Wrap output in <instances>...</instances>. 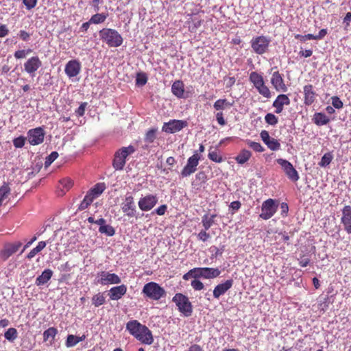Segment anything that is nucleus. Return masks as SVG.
Returning <instances> with one entry per match:
<instances>
[{
	"label": "nucleus",
	"instance_id": "obj_1",
	"mask_svg": "<svg viewBox=\"0 0 351 351\" xmlns=\"http://www.w3.org/2000/svg\"><path fill=\"white\" fill-rule=\"evenodd\" d=\"M126 328L132 335L141 343L147 345H151L153 343L154 339L150 330L138 321L128 322L126 324Z\"/></svg>",
	"mask_w": 351,
	"mask_h": 351
},
{
	"label": "nucleus",
	"instance_id": "obj_2",
	"mask_svg": "<svg viewBox=\"0 0 351 351\" xmlns=\"http://www.w3.org/2000/svg\"><path fill=\"white\" fill-rule=\"evenodd\" d=\"M101 39L110 47H117L122 45L123 38L115 29L104 28L99 32Z\"/></svg>",
	"mask_w": 351,
	"mask_h": 351
},
{
	"label": "nucleus",
	"instance_id": "obj_3",
	"mask_svg": "<svg viewBox=\"0 0 351 351\" xmlns=\"http://www.w3.org/2000/svg\"><path fill=\"white\" fill-rule=\"evenodd\" d=\"M142 293L152 300H159L166 295L164 288L154 282L146 283L143 288Z\"/></svg>",
	"mask_w": 351,
	"mask_h": 351
},
{
	"label": "nucleus",
	"instance_id": "obj_4",
	"mask_svg": "<svg viewBox=\"0 0 351 351\" xmlns=\"http://www.w3.org/2000/svg\"><path fill=\"white\" fill-rule=\"evenodd\" d=\"M135 152V149L132 145H129L128 147H123L119 149L114 154V158L113 160V167L116 170H121L123 169L125 160L127 157L133 154Z\"/></svg>",
	"mask_w": 351,
	"mask_h": 351
},
{
	"label": "nucleus",
	"instance_id": "obj_5",
	"mask_svg": "<svg viewBox=\"0 0 351 351\" xmlns=\"http://www.w3.org/2000/svg\"><path fill=\"white\" fill-rule=\"evenodd\" d=\"M172 301L178 306L179 311L185 317H189L192 314V304L186 295L182 293H176L173 297Z\"/></svg>",
	"mask_w": 351,
	"mask_h": 351
},
{
	"label": "nucleus",
	"instance_id": "obj_6",
	"mask_svg": "<svg viewBox=\"0 0 351 351\" xmlns=\"http://www.w3.org/2000/svg\"><path fill=\"white\" fill-rule=\"evenodd\" d=\"M270 43V38L265 36L254 37L250 41L253 51L258 55H262L268 51Z\"/></svg>",
	"mask_w": 351,
	"mask_h": 351
},
{
	"label": "nucleus",
	"instance_id": "obj_7",
	"mask_svg": "<svg viewBox=\"0 0 351 351\" xmlns=\"http://www.w3.org/2000/svg\"><path fill=\"white\" fill-rule=\"evenodd\" d=\"M278 202L276 199H268L264 201L261 206V213L259 217L265 220L271 218L276 213Z\"/></svg>",
	"mask_w": 351,
	"mask_h": 351
},
{
	"label": "nucleus",
	"instance_id": "obj_8",
	"mask_svg": "<svg viewBox=\"0 0 351 351\" xmlns=\"http://www.w3.org/2000/svg\"><path fill=\"white\" fill-rule=\"evenodd\" d=\"M276 161L280 165L282 169L289 180L293 182H297L300 179L298 171L290 162L282 158H278Z\"/></svg>",
	"mask_w": 351,
	"mask_h": 351
},
{
	"label": "nucleus",
	"instance_id": "obj_9",
	"mask_svg": "<svg viewBox=\"0 0 351 351\" xmlns=\"http://www.w3.org/2000/svg\"><path fill=\"white\" fill-rule=\"evenodd\" d=\"M195 278L212 279L218 277L221 271L217 268L195 267L194 268Z\"/></svg>",
	"mask_w": 351,
	"mask_h": 351
},
{
	"label": "nucleus",
	"instance_id": "obj_10",
	"mask_svg": "<svg viewBox=\"0 0 351 351\" xmlns=\"http://www.w3.org/2000/svg\"><path fill=\"white\" fill-rule=\"evenodd\" d=\"M157 202L158 197L156 195L147 194L139 199L138 206L141 210L147 212L151 210L156 205Z\"/></svg>",
	"mask_w": 351,
	"mask_h": 351
},
{
	"label": "nucleus",
	"instance_id": "obj_11",
	"mask_svg": "<svg viewBox=\"0 0 351 351\" xmlns=\"http://www.w3.org/2000/svg\"><path fill=\"white\" fill-rule=\"evenodd\" d=\"M199 160L200 156L197 152H195V154L187 160L186 165L181 172L182 176L188 177L195 173L197 170V167L199 165Z\"/></svg>",
	"mask_w": 351,
	"mask_h": 351
},
{
	"label": "nucleus",
	"instance_id": "obj_12",
	"mask_svg": "<svg viewBox=\"0 0 351 351\" xmlns=\"http://www.w3.org/2000/svg\"><path fill=\"white\" fill-rule=\"evenodd\" d=\"M187 125L188 123L186 121L173 119L165 123L162 130L166 133L173 134L180 131Z\"/></svg>",
	"mask_w": 351,
	"mask_h": 351
},
{
	"label": "nucleus",
	"instance_id": "obj_13",
	"mask_svg": "<svg viewBox=\"0 0 351 351\" xmlns=\"http://www.w3.org/2000/svg\"><path fill=\"white\" fill-rule=\"evenodd\" d=\"M121 210L123 213L128 217H133L136 215V208L133 197L127 194L123 202L121 204Z\"/></svg>",
	"mask_w": 351,
	"mask_h": 351
},
{
	"label": "nucleus",
	"instance_id": "obj_14",
	"mask_svg": "<svg viewBox=\"0 0 351 351\" xmlns=\"http://www.w3.org/2000/svg\"><path fill=\"white\" fill-rule=\"evenodd\" d=\"M45 134L43 129L38 127L29 130L27 132V138L31 145H37L43 142Z\"/></svg>",
	"mask_w": 351,
	"mask_h": 351
},
{
	"label": "nucleus",
	"instance_id": "obj_15",
	"mask_svg": "<svg viewBox=\"0 0 351 351\" xmlns=\"http://www.w3.org/2000/svg\"><path fill=\"white\" fill-rule=\"evenodd\" d=\"M81 70L82 64L78 60H71L65 64L64 72L69 79L77 77Z\"/></svg>",
	"mask_w": 351,
	"mask_h": 351
},
{
	"label": "nucleus",
	"instance_id": "obj_16",
	"mask_svg": "<svg viewBox=\"0 0 351 351\" xmlns=\"http://www.w3.org/2000/svg\"><path fill=\"white\" fill-rule=\"evenodd\" d=\"M98 278V282L102 285L119 284L121 282L118 275L105 271L99 272Z\"/></svg>",
	"mask_w": 351,
	"mask_h": 351
},
{
	"label": "nucleus",
	"instance_id": "obj_17",
	"mask_svg": "<svg viewBox=\"0 0 351 351\" xmlns=\"http://www.w3.org/2000/svg\"><path fill=\"white\" fill-rule=\"evenodd\" d=\"M41 66L42 62L38 56H32L24 63L25 71L32 77Z\"/></svg>",
	"mask_w": 351,
	"mask_h": 351
},
{
	"label": "nucleus",
	"instance_id": "obj_18",
	"mask_svg": "<svg viewBox=\"0 0 351 351\" xmlns=\"http://www.w3.org/2000/svg\"><path fill=\"white\" fill-rule=\"evenodd\" d=\"M341 222L347 233L351 234V206H345L342 209Z\"/></svg>",
	"mask_w": 351,
	"mask_h": 351
},
{
	"label": "nucleus",
	"instance_id": "obj_19",
	"mask_svg": "<svg viewBox=\"0 0 351 351\" xmlns=\"http://www.w3.org/2000/svg\"><path fill=\"white\" fill-rule=\"evenodd\" d=\"M21 245L22 243L19 241L5 245L0 253L1 258L3 260L8 259L10 256L16 253Z\"/></svg>",
	"mask_w": 351,
	"mask_h": 351
},
{
	"label": "nucleus",
	"instance_id": "obj_20",
	"mask_svg": "<svg viewBox=\"0 0 351 351\" xmlns=\"http://www.w3.org/2000/svg\"><path fill=\"white\" fill-rule=\"evenodd\" d=\"M271 83L274 88L278 92H286L287 87L285 84L283 79L278 71L273 73Z\"/></svg>",
	"mask_w": 351,
	"mask_h": 351
},
{
	"label": "nucleus",
	"instance_id": "obj_21",
	"mask_svg": "<svg viewBox=\"0 0 351 351\" xmlns=\"http://www.w3.org/2000/svg\"><path fill=\"white\" fill-rule=\"evenodd\" d=\"M127 292V287L125 285L113 287L108 291V296L111 300H120Z\"/></svg>",
	"mask_w": 351,
	"mask_h": 351
},
{
	"label": "nucleus",
	"instance_id": "obj_22",
	"mask_svg": "<svg viewBox=\"0 0 351 351\" xmlns=\"http://www.w3.org/2000/svg\"><path fill=\"white\" fill-rule=\"evenodd\" d=\"M233 285L232 280H227L223 283L217 285L214 290H213V296L215 298H219V297L223 295L226 291H228Z\"/></svg>",
	"mask_w": 351,
	"mask_h": 351
},
{
	"label": "nucleus",
	"instance_id": "obj_23",
	"mask_svg": "<svg viewBox=\"0 0 351 351\" xmlns=\"http://www.w3.org/2000/svg\"><path fill=\"white\" fill-rule=\"evenodd\" d=\"M304 104L306 105H311L315 99V93L311 84L304 86Z\"/></svg>",
	"mask_w": 351,
	"mask_h": 351
},
{
	"label": "nucleus",
	"instance_id": "obj_24",
	"mask_svg": "<svg viewBox=\"0 0 351 351\" xmlns=\"http://www.w3.org/2000/svg\"><path fill=\"white\" fill-rule=\"evenodd\" d=\"M172 93L178 98H184V85L182 81L176 80L175 81L171 86Z\"/></svg>",
	"mask_w": 351,
	"mask_h": 351
},
{
	"label": "nucleus",
	"instance_id": "obj_25",
	"mask_svg": "<svg viewBox=\"0 0 351 351\" xmlns=\"http://www.w3.org/2000/svg\"><path fill=\"white\" fill-rule=\"evenodd\" d=\"M53 271L49 269H45L36 279V285L41 286L46 284L52 277Z\"/></svg>",
	"mask_w": 351,
	"mask_h": 351
},
{
	"label": "nucleus",
	"instance_id": "obj_26",
	"mask_svg": "<svg viewBox=\"0 0 351 351\" xmlns=\"http://www.w3.org/2000/svg\"><path fill=\"white\" fill-rule=\"evenodd\" d=\"M86 339L85 335L77 337L73 335H69L65 343L67 348H71L77 345L79 342L84 341Z\"/></svg>",
	"mask_w": 351,
	"mask_h": 351
},
{
	"label": "nucleus",
	"instance_id": "obj_27",
	"mask_svg": "<svg viewBox=\"0 0 351 351\" xmlns=\"http://www.w3.org/2000/svg\"><path fill=\"white\" fill-rule=\"evenodd\" d=\"M313 121L317 125H326L330 122V119L324 113L317 112L314 114Z\"/></svg>",
	"mask_w": 351,
	"mask_h": 351
},
{
	"label": "nucleus",
	"instance_id": "obj_28",
	"mask_svg": "<svg viewBox=\"0 0 351 351\" xmlns=\"http://www.w3.org/2000/svg\"><path fill=\"white\" fill-rule=\"evenodd\" d=\"M252 154L250 151L243 149L235 158V160L239 164L243 165L250 158Z\"/></svg>",
	"mask_w": 351,
	"mask_h": 351
},
{
	"label": "nucleus",
	"instance_id": "obj_29",
	"mask_svg": "<svg viewBox=\"0 0 351 351\" xmlns=\"http://www.w3.org/2000/svg\"><path fill=\"white\" fill-rule=\"evenodd\" d=\"M249 80L255 88L265 82L263 77L256 71H253L250 74Z\"/></svg>",
	"mask_w": 351,
	"mask_h": 351
},
{
	"label": "nucleus",
	"instance_id": "obj_30",
	"mask_svg": "<svg viewBox=\"0 0 351 351\" xmlns=\"http://www.w3.org/2000/svg\"><path fill=\"white\" fill-rule=\"evenodd\" d=\"M256 89L260 95L267 99H269L271 97V91L269 88L265 85V82L256 86Z\"/></svg>",
	"mask_w": 351,
	"mask_h": 351
},
{
	"label": "nucleus",
	"instance_id": "obj_31",
	"mask_svg": "<svg viewBox=\"0 0 351 351\" xmlns=\"http://www.w3.org/2000/svg\"><path fill=\"white\" fill-rule=\"evenodd\" d=\"M46 245H47L46 241H40L38 243L37 246L36 247L33 248L29 252V254L27 256V258L28 259H32V258H34L36 256V254L39 253L42 250H43L45 247Z\"/></svg>",
	"mask_w": 351,
	"mask_h": 351
},
{
	"label": "nucleus",
	"instance_id": "obj_32",
	"mask_svg": "<svg viewBox=\"0 0 351 351\" xmlns=\"http://www.w3.org/2000/svg\"><path fill=\"white\" fill-rule=\"evenodd\" d=\"M216 217V215H212L210 216L204 215L202 217V225L206 230H208L214 223V219Z\"/></svg>",
	"mask_w": 351,
	"mask_h": 351
},
{
	"label": "nucleus",
	"instance_id": "obj_33",
	"mask_svg": "<svg viewBox=\"0 0 351 351\" xmlns=\"http://www.w3.org/2000/svg\"><path fill=\"white\" fill-rule=\"evenodd\" d=\"M107 16L108 14L104 13L95 14L91 16V18L89 20V23H91L92 24L102 23L105 21Z\"/></svg>",
	"mask_w": 351,
	"mask_h": 351
},
{
	"label": "nucleus",
	"instance_id": "obj_34",
	"mask_svg": "<svg viewBox=\"0 0 351 351\" xmlns=\"http://www.w3.org/2000/svg\"><path fill=\"white\" fill-rule=\"evenodd\" d=\"M96 198L90 191L86 195L83 201L81 202L80 205V210L86 209L88 205H90L93 199Z\"/></svg>",
	"mask_w": 351,
	"mask_h": 351
},
{
	"label": "nucleus",
	"instance_id": "obj_35",
	"mask_svg": "<svg viewBox=\"0 0 351 351\" xmlns=\"http://www.w3.org/2000/svg\"><path fill=\"white\" fill-rule=\"evenodd\" d=\"M58 333V330L56 328L53 327H51L46 330L43 332V339L45 341H48L49 339H51V342H52L56 337V335Z\"/></svg>",
	"mask_w": 351,
	"mask_h": 351
},
{
	"label": "nucleus",
	"instance_id": "obj_36",
	"mask_svg": "<svg viewBox=\"0 0 351 351\" xmlns=\"http://www.w3.org/2000/svg\"><path fill=\"white\" fill-rule=\"evenodd\" d=\"M233 105V103H230L226 99H218L217 100L213 107L217 110H223L226 107H230Z\"/></svg>",
	"mask_w": 351,
	"mask_h": 351
},
{
	"label": "nucleus",
	"instance_id": "obj_37",
	"mask_svg": "<svg viewBox=\"0 0 351 351\" xmlns=\"http://www.w3.org/2000/svg\"><path fill=\"white\" fill-rule=\"evenodd\" d=\"M5 338L10 341L13 342L18 337V332L16 328H10L4 333Z\"/></svg>",
	"mask_w": 351,
	"mask_h": 351
},
{
	"label": "nucleus",
	"instance_id": "obj_38",
	"mask_svg": "<svg viewBox=\"0 0 351 351\" xmlns=\"http://www.w3.org/2000/svg\"><path fill=\"white\" fill-rule=\"evenodd\" d=\"M106 298L104 295V293H99L92 298V303L96 307H98L104 304Z\"/></svg>",
	"mask_w": 351,
	"mask_h": 351
},
{
	"label": "nucleus",
	"instance_id": "obj_39",
	"mask_svg": "<svg viewBox=\"0 0 351 351\" xmlns=\"http://www.w3.org/2000/svg\"><path fill=\"white\" fill-rule=\"evenodd\" d=\"M273 103L284 107V106H288L290 104V99L287 95L281 94L277 97Z\"/></svg>",
	"mask_w": 351,
	"mask_h": 351
},
{
	"label": "nucleus",
	"instance_id": "obj_40",
	"mask_svg": "<svg viewBox=\"0 0 351 351\" xmlns=\"http://www.w3.org/2000/svg\"><path fill=\"white\" fill-rule=\"evenodd\" d=\"M99 232L108 237H112L115 234L114 228L110 225L106 224L104 225L103 226H100L99 228Z\"/></svg>",
	"mask_w": 351,
	"mask_h": 351
},
{
	"label": "nucleus",
	"instance_id": "obj_41",
	"mask_svg": "<svg viewBox=\"0 0 351 351\" xmlns=\"http://www.w3.org/2000/svg\"><path fill=\"white\" fill-rule=\"evenodd\" d=\"M105 184L104 183H98L90 191V192L95 197H97L105 190Z\"/></svg>",
	"mask_w": 351,
	"mask_h": 351
},
{
	"label": "nucleus",
	"instance_id": "obj_42",
	"mask_svg": "<svg viewBox=\"0 0 351 351\" xmlns=\"http://www.w3.org/2000/svg\"><path fill=\"white\" fill-rule=\"evenodd\" d=\"M265 144L267 145L268 148L272 151H276L280 149V143L274 138H271Z\"/></svg>",
	"mask_w": 351,
	"mask_h": 351
},
{
	"label": "nucleus",
	"instance_id": "obj_43",
	"mask_svg": "<svg viewBox=\"0 0 351 351\" xmlns=\"http://www.w3.org/2000/svg\"><path fill=\"white\" fill-rule=\"evenodd\" d=\"M332 159V155L330 153H326L322 156L321 161L319 162V165L322 167H326L331 162Z\"/></svg>",
	"mask_w": 351,
	"mask_h": 351
},
{
	"label": "nucleus",
	"instance_id": "obj_44",
	"mask_svg": "<svg viewBox=\"0 0 351 351\" xmlns=\"http://www.w3.org/2000/svg\"><path fill=\"white\" fill-rule=\"evenodd\" d=\"M210 160L215 162H221L223 161L222 157L219 155L217 151H210L208 155Z\"/></svg>",
	"mask_w": 351,
	"mask_h": 351
},
{
	"label": "nucleus",
	"instance_id": "obj_45",
	"mask_svg": "<svg viewBox=\"0 0 351 351\" xmlns=\"http://www.w3.org/2000/svg\"><path fill=\"white\" fill-rule=\"evenodd\" d=\"M157 129H151L147 132L145 136V141L151 143H153L156 138V133Z\"/></svg>",
	"mask_w": 351,
	"mask_h": 351
},
{
	"label": "nucleus",
	"instance_id": "obj_46",
	"mask_svg": "<svg viewBox=\"0 0 351 351\" xmlns=\"http://www.w3.org/2000/svg\"><path fill=\"white\" fill-rule=\"evenodd\" d=\"M32 52V49H20L14 52V56L16 59L25 58L27 55Z\"/></svg>",
	"mask_w": 351,
	"mask_h": 351
},
{
	"label": "nucleus",
	"instance_id": "obj_47",
	"mask_svg": "<svg viewBox=\"0 0 351 351\" xmlns=\"http://www.w3.org/2000/svg\"><path fill=\"white\" fill-rule=\"evenodd\" d=\"M10 189L8 186V184H4L1 188H0V205L1 204V202L3 200L8 196V195L10 193Z\"/></svg>",
	"mask_w": 351,
	"mask_h": 351
},
{
	"label": "nucleus",
	"instance_id": "obj_48",
	"mask_svg": "<svg viewBox=\"0 0 351 351\" xmlns=\"http://www.w3.org/2000/svg\"><path fill=\"white\" fill-rule=\"evenodd\" d=\"M265 122L271 125H275L278 123V117L272 113H267L265 117Z\"/></svg>",
	"mask_w": 351,
	"mask_h": 351
},
{
	"label": "nucleus",
	"instance_id": "obj_49",
	"mask_svg": "<svg viewBox=\"0 0 351 351\" xmlns=\"http://www.w3.org/2000/svg\"><path fill=\"white\" fill-rule=\"evenodd\" d=\"M147 81V77L145 73H140L137 74L136 78V84L138 86H144Z\"/></svg>",
	"mask_w": 351,
	"mask_h": 351
},
{
	"label": "nucleus",
	"instance_id": "obj_50",
	"mask_svg": "<svg viewBox=\"0 0 351 351\" xmlns=\"http://www.w3.org/2000/svg\"><path fill=\"white\" fill-rule=\"evenodd\" d=\"M60 185L65 191L69 190L73 184V182L71 178H65L60 181Z\"/></svg>",
	"mask_w": 351,
	"mask_h": 351
},
{
	"label": "nucleus",
	"instance_id": "obj_51",
	"mask_svg": "<svg viewBox=\"0 0 351 351\" xmlns=\"http://www.w3.org/2000/svg\"><path fill=\"white\" fill-rule=\"evenodd\" d=\"M247 144L255 152H263L264 151L263 147L259 143L249 141L247 142Z\"/></svg>",
	"mask_w": 351,
	"mask_h": 351
},
{
	"label": "nucleus",
	"instance_id": "obj_52",
	"mask_svg": "<svg viewBox=\"0 0 351 351\" xmlns=\"http://www.w3.org/2000/svg\"><path fill=\"white\" fill-rule=\"evenodd\" d=\"M58 157L57 152H51L47 158L45 162V167H49Z\"/></svg>",
	"mask_w": 351,
	"mask_h": 351
},
{
	"label": "nucleus",
	"instance_id": "obj_53",
	"mask_svg": "<svg viewBox=\"0 0 351 351\" xmlns=\"http://www.w3.org/2000/svg\"><path fill=\"white\" fill-rule=\"evenodd\" d=\"M331 99H332V106L335 108L341 109L343 108V102L337 96L332 97Z\"/></svg>",
	"mask_w": 351,
	"mask_h": 351
},
{
	"label": "nucleus",
	"instance_id": "obj_54",
	"mask_svg": "<svg viewBox=\"0 0 351 351\" xmlns=\"http://www.w3.org/2000/svg\"><path fill=\"white\" fill-rule=\"evenodd\" d=\"M191 285L196 291L202 290L204 287V284L197 280V278H195L193 280H192Z\"/></svg>",
	"mask_w": 351,
	"mask_h": 351
},
{
	"label": "nucleus",
	"instance_id": "obj_55",
	"mask_svg": "<svg viewBox=\"0 0 351 351\" xmlns=\"http://www.w3.org/2000/svg\"><path fill=\"white\" fill-rule=\"evenodd\" d=\"M25 138L23 136H19L17 138H15L13 140V144L14 146L16 148H21L23 147L25 145Z\"/></svg>",
	"mask_w": 351,
	"mask_h": 351
},
{
	"label": "nucleus",
	"instance_id": "obj_56",
	"mask_svg": "<svg viewBox=\"0 0 351 351\" xmlns=\"http://www.w3.org/2000/svg\"><path fill=\"white\" fill-rule=\"evenodd\" d=\"M23 3L26 9L30 10L36 5L37 0H23Z\"/></svg>",
	"mask_w": 351,
	"mask_h": 351
},
{
	"label": "nucleus",
	"instance_id": "obj_57",
	"mask_svg": "<svg viewBox=\"0 0 351 351\" xmlns=\"http://www.w3.org/2000/svg\"><path fill=\"white\" fill-rule=\"evenodd\" d=\"M210 237V234L206 232V230L200 231L197 234V238L202 241H207Z\"/></svg>",
	"mask_w": 351,
	"mask_h": 351
},
{
	"label": "nucleus",
	"instance_id": "obj_58",
	"mask_svg": "<svg viewBox=\"0 0 351 351\" xmlns=\"http://www.w3.org/2000/svg\"><path fill=\"white\" fill-rule=\"evenodd\" d=\"M261 137L263 141L266 143L267 141L270 140L271 137H270L269 132L266 130H263L261 132Z\"/></svg>",
	"mask_w": 351,
	"mask_h": 351
},
{
	"label": "nucleus",
	"instance_id": "obj_59",
	"mask_svg": "<svg viewBox=\"0 0 351 351\" xmlns=\"http://www.w3.org/2000/svg\"><path fill=\"white\" fill-rule=\"evenodd\" d=\"M167 209V206L165 204L160 206L157 209H156L155 212L158 215H165L166 210Z\"/></svg>",
	"mask_w": 351,
	"mask_h": 351
},
{
	"label": "nucleus",
	"instance_id": "obj_60",
	"mask_svg": "<svg viewBox=\"0 0 351 351\" xmlns=\"http://www.w3.org/2000/svg\"><path fill=\"white\" fill-rule=\"evenodd\" d=\"M8 29L5 25H0V38H3L8 34Z\"/></svg>",
	"mask_w": 351,
	"mask_h": 351
},
{
	"label": "nucleus",
	"instance_id": "obj_61",
	"mask_svg": "<svg viewBox=\"0 0 351 351\" xmlns=\"http://www.w3.org/2000/svg\"><path fill=\"white\" fill-rule=\"evenodd\" d=\"M216 119L218 123L220 124L221 125H224L226 124V121L223 119L222 112H217L216 114Z\"/></svg>",
	"mask_w": 351,
	"mask_h": 351
},
{
	"label": "nucleus",
	"instance_id": "obj_62",
	"mask_svg": "<svg viewBox=\"0 0 351 351\" xmlns=\"http://www.w3.org/2000/svg\"><path fill=\"white\" fill-rule=\"evenodd\" d=\"M19 37L21 39H22L24 41H27L29 38V34L25 30H21L19 32Z\"/></svg>",
	"mask_w": 351,
	"mask_h": 351
},
{
	"label": "nucleus",
	"instance_id": "obj_63",
	"mask_svg": "<svg viewBox=\"0 0 351 351\" xmlns=\"http://www.w3.org/2000/svg\"><path fill=\"white\" fill-rule=\"evenodd\" d=\"M280 209H281V215L282 216H286L288 211H289V206L287 205V204L286 203H282L280 204Z\"/></svg>",
	"mask_w": 351,
	"mask_h": 351
},
{
	"label": "nucleus",
	"instance_id": "obj_64",
	"mask_svg": "<svg viewBox=\"0 0 351 351\" xmlns=\"http://www.w3.org/2000/svg\"><path fill=\"white\" fill-rule=\"evenodd\" d=\"M191 278H195L194 268L189 270L186 274L183 276V279L185 280H189Z\"/></svg>",
	"mask_w": 351,
	"mask_h": 351
}]
</instances>
